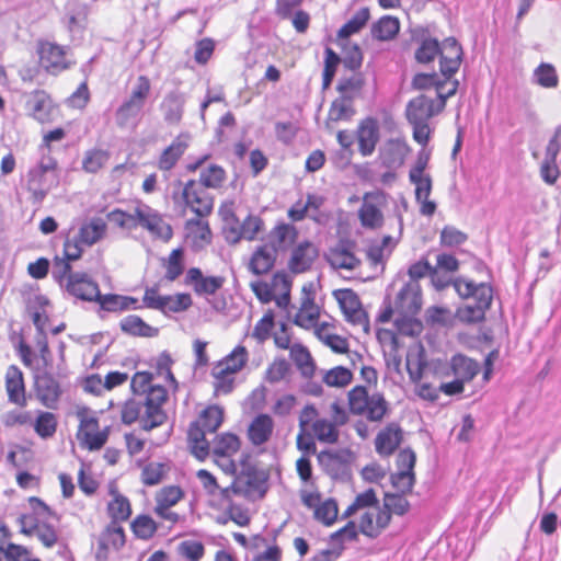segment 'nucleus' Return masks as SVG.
Here are the masks:
<instances>
[{
    "instance_id": "33",
    "label": "nucleus",
    "mask_w": 561,
    "mask_h": 561,
    "mask_svg": "<svg viewBox=\"0 0 561 561\" xmlns=\"http://www.w3.org/2000/svg\"><path fill=\"white\" fill-rule=\"evenodd\" d=\"M125 545L124 528L118 523L111 522L100 536V552L104 551V558H107L110 547L115 550L121 549Z\"/></svg>"
},
{
    "instance_id": "29",
    "label": "nucleus",
    "mask_w": 561,
    "mask_h": 561,
    "mask_svg": "<svg viewBox=\"0 0 561 561\" xmlns=\"http://www.w3.org/2000/svg\"><path fill=\"white\" fill-rule=\"evenodd\" d=\"M154 310H159L164 314L170 312L178 313L187 310L193 301L190 294L179 293L175 295H164L158 301H154Z\"/></svg>"
},
{
    "instance_id": "23",
    "label": "nucleus",
    "mask_w": 561,
    "mask_h": 561,
    "mask_svg": "<svg viewBox=\"0 0 561 561\" xmlns=\"http://www.w3.org/2000/svg\"><path fill=\"white\" fill-rule=\"evenodd\" d=\"M188 148L187 136H178L160 154L157 167L163 172L171 171Z\"/></svg>"
},
{
    "instance_id": "40",
    "label": "nucleus",
    "mask_w": 561,
    "mask_h": 561,
    "mask_svg": "<svg viewBox=\"0 0 561 561\" xmlns=\"http://www.w3.org/2000/svg\"><path fill=\"white\" fill-rule=\"evenodd\" d=\"M355 114L353 100L350 96H339L335 99L329 110V119L333 122L348 121Z\"/></svg>"
},
{
    "instance_id": "57",
    "label": "nucleus",
    "mask_w": 561,
    "mask_h": 561,
    "mask_svg": "<svg viewBox=\"0 0 561 561\" xmlns=\"http://www.w3.org/2000/svg\"><path fill=\"white\" fill-rule=\"evenodd\" d=\"M392 486L397 490V493L408 494L412 492L415 483L414 472L398 471L390 476Z\"/></svg>"
},
{
    "instance_id": "27",
    "label": "nucleus",
    "mask_w": 561,
    "mask_h": 561,
    "mask_svg": "<svg viewBox=\"0 0 561 561\" xmlns=\"http://www.w3.org/2000/svg\"><path fill=\"white\" fill-rule=\"evenodd\" d=\"M422 306V297L416 287L411 285L403 286L397 295L396 307L404 316H414Z\"/></svg>"
},
{
    "instance_id": "24",
    "label": "nucleus",
    "mask_w": 561,
    "mask_h": 561,
    "mask_svg": "<svg viewBox=\"0 0 561 561\" xmlns=\"http://www.w3.org/2000/svg\"><path fill=\"white\" fill-rule=\"evenodd\" d=\"M38 53L41 65L45 69L60 71L68 68L64 47L46 42L41 44Z\"/></svg>"
},
{
    "instance_id": "26",
    "label": "nucleus",
    "mask_w": 561,
    "mask_h": 561,
    "mask_svg": "<svg viewBox=\"0 0 561 561\" xmlns=\"http://www.w3.org/2000/svg\"><path fill=\"white\" fill-rule=\"evenodd\" d=\"M401 440L400 426L391 423L378 433L375 439L376 451L381 456H390L399 447Z\"/></svg>"
},
{
    "instance_id": "58",
    "label": "nucleus",
    "mask_w": 561,
    "mask_h": 561,
    "mask_svg": "<svg viewBox=\"0 0 561 561\" xmlns=\"http://www.w3.org/2000/svg\"><path fill=\"white\" fill-rule=\"evenodd\" d=\"M323 380L331 387H345L352 381V373L345 367L337 366L329 370Z\"/></svg>"
},
{
    "instance_id": "43",
    "label": "nucleus",
    "mask_w": 561,
    "mask_h": 561,
    "mask_svg": "<svg viewBox=\"0 0 561 561\" xmlns=\"http://www.w3.org/2000/svg\"><path fill=\"white\" fill-rule=\"evenodd\" d=\"M297 237V230L289 224H280L276 226L271 232L272 244L275 245L277 251L290 245Z\"/></svg>"
},
{
    "instance_id": "2",
    "label": "nucleus",
    "mask_w": 561,
    "mask_h": 561,
    "mask_svg": "<svg viewBox=\"0 0 561 561\" xmlns=\"http://www.w3.org/2000/svg\"><path fill=\"white\" fill-rule=\"evenodd\" d=\"M26 185L33 203L41 204L51 188L58 185L56 159L49 154H43L37 165L28 171Z\"/></svg>"
},
{
    "instance_id": "6",
    "label": "nucleus",
    "mask_w": 561,
    "mask_h": 561,
    "mask_svg": "<svg viewBox=\"0 0 561 561\" xmlns=\"http://www.w3.org/2000/svg\"><path fill=\"white\" fill-rule=\"evenodd\" d=\"M181 198L196 216L207 217L214 209V197L196 180H188L184 185Z\"/></svg>"
},
{
    "instance_id": "50",
    "label": "nucleus",
    "mask_w": 561,
    "mask_h": 561,
    "mask_svg": "<svg viewBox=\"0 0 561 561\" xmlns=\"http://www.w3.org/2000/svg\"><path fill=\"white\" fill-rule=\"evenodd\" d=\"M324 55L325 57L322 73V88L328 89L333 81L337 66L342 60L340 56L330 47L325 48Z\"/></svg>"
},
{
    "instance_id": "15",
    "label": "nucleus",
    "mask_w": 561,
    "mask_h": 561,
    "mask_svg": "<svg viewBox=\"0 0 561 561\" xmlns=\"http://www.w3.org/2000/svg\"><path fill=\"white\" fill-rule=\"evenodd\" d=\"M351 453L348 449L322 450L317 454L319 466L332 478H339L346 471Z\"/></svg>"
},
{
    "instance_id": "13",
    "label": "nucleus",
    "mask_w": 561,
    "mask_h": 561,
    "mask_svg": "<svg viewBox=\"0 0 561 561\" xmlns=\"http://www.w3.org/2000/svg\"><path fill=\"white\" fill-rule=\"evenodd\" d=\"M225 282L222 276H204L198 267L188 268L184 279L185 285L192 286L197 296L215 295Z\"/></svg>"
},
{
    "instance_id": "10",
    "label": "nucleus",
    "mask_w": 561,
    "mask_h": 561,
    "mask_svg": "<svg viewBox=\"0 0 561 561\" xmlns=\"http://www.w3.org/2000/svg\"><path fill=\"white\" fill-rule=\"evenodd\" d=\"M35 392L38 401L48 409H56L62 390L59 381L48 371L35 376Z\"/></svg>"
},
{
    "instance_id": "62",
    "label": "nucleus",
    "mask_w": 561,
    "mask_h": 561,
    "mask_svg": "<svg viewBox=\"0 0 561 561\" xmlns=\"http://www.w3.org/2000/svg\"><path fill=\"white\" fill-rule=\"evenodd\" d=\"M329 264L335 270H348L353 271L360 265V260L355 255V253H346L340 255H327Z\"/></svg>"
},
{
    "instance_id": "9",
    "label": "nucleus",
    "mask_w": 561,
    "mask_h": 561,
    "mask_svg": "<svg viewBox=\"0 0 561 561\" xmlns=\"http://www.w3.org/2000/svg\"><path fill=\"white\" fill-rule=\"evenodd\" d=\"M493 300L492 286H482L474 304H468L457 310V318L465 323H478L484 320L486 310Z\"/></svg>"
},
{
    "instance_id": "54",
    "label": "nucleus",
    "mask_w": 561,
    "mask_h": 561,
    "mask_svg": "<svg viewBox=\"0 0 561 561\" xmlns=\"http://www.w3.org/2000/svg\"><path fill=\"white\" fill-rule=\"evenodd\" d=\"M383 507L388 508L392 514L402 516L410 510V503L402 493H385Z\"/></svg>"
},
{
    "instance_id": "5",
    "label": "nucleus",
    "mask_w": 561,
    "mask_h": 561,
    "mask_svg": "<svg viewBox=\"0 0 561 561\" xmlns=\"http://www.w3.org/2000/svg\"><path fill=\"white\" fill-rule=\"evenodd\" d=\"M78 417L80 425L77 438L80 445L91 451L100 450L107 442L110 428L99 431V420L87 415L83 411L78 412Z\"/></svg>"
},
{
    "instance_id": "53",
    "label": "nucleus",
    "mask_w": 561,
    "mask_h": 561,
    "mask_svg": "<svg viewBox=\"0 0 561 561\" xmlns=\"http://www.w3.org/2000/svg\"><path fill=\"white\" fill-rule=\"evenodd\" d=\"M30 556L31 552L24 546L11 542L0 545V561H32Z\"/></svg>"
},
{
    "instance_id": "61",
    "label": "nucleus",
    "mask_w": 561,
    "mask_h": 561,
    "mask_svg": "<svg viewBox=\"0 0 561 561\" xmlns=\"http://www.w3.org/2000/svg\"><path fill=\"white\" fill-rule=\"evenodd\" d=\"M264 221L255 215H248L241 224L242 239L252 241L263 230Z\"/></svg>"
},
{
    "instance_id": "16",
    "label": "nucleus",
    "mask_w": 561,
    "mask_h": 561,
    "mask_svg": "<svg viewBox=\"0 0 561 561\" xmlns=\"http://www.w3.org/2000/svg\"><path fill=\"white\" fill-rule=\"evenodd\" d=\"M135 218L137 226L147 229L153 236L165 240L172 237L171 227L165 224L162 218L158 214L153 213L148 206L137 207Z\"/></svg>"
},
{
    "instance_id": "12",
    "label": "nucleus",
    "mask_w": 561,
    "mask_h": 561,
    "mask_svg": "<svg viewBox=\"0 0 561 561\" xmlns=\"http://www.w3.org/2000/svg\"><path fill=\"white\" fill-rule=\"evenodd\" d=\"M379 139L380 128L376 118L366 117L359 122L356 129V140L358 151L363 157H369L374 153Z\"/></svg>"
},
{
    "instance_id": "8",
    "label": "nucleus",
    "mask_w": 561,
    "mask_h": 561,
    "mask_svg": "<svg viewBox=\"0 0 561 561\" xmlns=\"http://www.w3.org/2000/svg\"><path fill=\"white\" fill-rule=\"evenodd\" d=\"M345 319L356 325H362L366 332L369 330V320L366 311L362 308L358 295L353 289H339L333 293Z\"/></svg>"
},
{
    "instance_id": "4",
    "label": "nucleus",
    "mask_w": 561,
    "mask_h": 561,
    "mask_svg": "<svg viewBox=\"0 0 561 561\" xmlns=\"http://www.w3.org/2000/svg\"><path fill=\"white\" fill-rule=\"evenodd\" d=\"M168 399V391L162 386L149 388L144 398L145 413L140 420V427L144 431H151L161 426L167 421V414L162 410V404Z\"/></svg>"
},
{
    "instance_id": "45",
    "label": "nucleus",
    "mask_w": 561,
    "mask_h": 561,
    "mask_svg": "<svg viewBox=\"0 0 561 561\" xmlns=\"http://www.w3.org/2000/svg\"><path fill=\"white\" fill-rule=\"evenodd\" d=\"M290 354L301 374L305 377H311L314 373V364L309 351L305 346L297 344L291 347Z\"/></svg>"
},
{
    "instance_id": "37",
    "label": "nucleus",
    "mask_w": 561,
    "mask_h": 561,
    "mask_svg": "<svg viewBox=\"0 0 561 561\" xmlns=\"http://www.w3.org/2000/svg\"><path fill=\"white\" fill-rule=\"evenodd\" d=\"M184 251L181 248L174 249L167 259L162 260V266L165 268L164 278L174 282L184 271Z\"/></svg>"
},
{
    "instance_id": "64",
    "label": "nucleus",
    "mask_w": 561,
    "mask_h": 561,
    "mask_svg": "<svg viewBox=\"0 0 561 561\" xmlns=\"http://www.w3.org/2000/svg\"><path fill=\"white\" fill-rule=\"evenodd\" d=\"M108 156L103 150H91L87 152L82 167L87 172L95 173L106 163Z\"/></svg>"
},
{
    "instance_id": "30",
    "label": "nucleus",
    "mask_w": 561,
    "mask_h": 561,
    "mask_svg": "<svg viewBox=\"0 0 561 561\" xmlns=\"http://www.w3.org/2000/svg\"><path fill=\"white\" fill-rule=\"evenodd\" d=\"M450 367L454 376L465 382L471 381L480 370L478 362L461 354L451 357Z\"/></svg>"
},
{
    "instance_id": "31",
    "label": "nucleus",
    "mask_w": 561,
    "mask_h": 561,
    "mask_svg": "<svg viewBox=\"0 0 561 561\" xmlns=\"http://www.w3.org/2000/svg\"><path fill=\"white\" fill-rule=\"evenodd\" d=\"M121 330L131 336L154 337L159 330L146 323L140 317L130 314L122 319Z\"/></svg>"
},
{
    "instance_id": "42",
    "label": "nucleus",
    "mask_w": 561,
    "mask_h": 561,
    "mask_svg": "<svg viewBox=\"0 0 561 561\" xmlns=\"http://www.w3.org/2000/svg\"><path fill=\"white\" fill-rule=\"evenodd\" d=\"M311 427L319 442L327 444L337 443L340 434L332 422L325 419H319L312 423Z\"/></svg>"
},
{
    "instance_id": "20",
    "label": "nucleus",
    "mask_w": 561,
    "mask_h": 561,
    "mask_svg": "<svg viewBox=\"0 0 561 561\" xmlns=\"http://www.w3.org/2000/svg\"><path fill=\"white\" fill-rule=\"evenodd\" d=\"M318 256L317 248L309 241H304L294 248L288 261V268L294 274H301L311 268Z\"/></svg>"
},
{
    "instance_id": "46",
    "label": "nucleus",
    "mask_w": 561,
    "mask_h": 561,
    "mask_svg": "<svg viewBox=\"0 0 561 561\" xmlns=\"http://www.w3.org/2000/svg\"><path fill=\"white\" fill-rule=\"evenodd\" d=\"M131 529L137 538L148 540L158 530V524L148 515H138L131 523Z\"/></svg>"
},
{
    "instance_id": "63",
    "label": "nucleus",
    "mask_w": 561,
    "mask_h": 561,
    "mask_svg": "<svg viewBox=\"0 0 561 561\" xmlns=\"http://www.w3.org/2000/svg\"><path fill=\"white\" fill-rule=\"evenodd\" d=\"M337 504L334 500H327L314 511V517L324 525H332L337 517Z\"/></svg>"
},
{
    "instance_id": "7",
    "label": "nucleus",
    "mask_w": 561,
    "mask_h": 561,
    "mask_svg": "<svg viewBox=\"0 0 561 561\" xmlns=\"http://www.w3.org/2000/svg\"><path fill=\"white\" fill-rule=\"evenodd\" d=\"M410 42L417 44L414 58L419 64H430L438 56L440 43L432 36L428 27L414 26L409 30Z\"/></svg>"
},
{
    "instance_id": "18",
    "label": "nucleus",
    "mask_w": 561,
    "mask_h": 561,
    "mask_svg": "<svg viewBox=\"0 0 561 561\" xmlns=\"http://www.w3.org/2000/svg\"><path fill=\"white\" fill-rule=\"evenodd\" d=\"M67 289L69 294L84 301H96L101 294L99 285L84 273L70 274Z\"/></svg>"
},
{
    "instance_id": "49",
    "label": "nucleus",
    "mask_w": 561,
    "mask_h": 561,
    "mask_svg": "<svg viewBox=\"0 0 561 561\" xmlns=\"http://www.w3.org/2000/svg\"><path fill=\"white\" fill-rule=\"evenodd\" d=\"M359 219L364 227L376 229L379 228L382 224L383 216L380 209L374 204L364 203L360 207Z\"/></svg>"
},
{
    "instance_id": "60",
    "label": "nucleus",
    "mask_w": 561,
    "mask_h": 561,
    "mask_svg": "<svg viewBox=\"0 0 561 561\" xmlns=\"http://www.w3.org/2000/svg\"><path fill=\"white\" fill-rule=\"evenodd\" d=\"M180 486L170 485L161 489L156 496V504L161 506H174L183 497Z\"/></svg>"
},
{
    "instance_id": "21",
    "label": "nucleus",
    "mask_w": 561,
    "mask_h": 561,
    "mask_svg": "<svg viewBox=\"0 0 561 561\" xmlns=\"http://www.w3.org/2000/svg\"><path fill=\"white\" fill-rule=\"evenodd\" d=\"M185 103V93L180 90L168 92L160 105L165 123L169 125H179L184 113Z\"/></svg>"
},
{
    "instance_id": "1",
    "label": "nucleus",
    "mask_w": 561,
    "mask_h": 561,
    "mask_svg": "<svg viewBox=\"0 0 561 561\" xmlns=\"http://www.w3.org/2000/svg\"><path fill=\"white\" fill-rule=\"evenodd\" d=\"M151 84L146 76H139L130 95L117 107L115 123L123 129H135L141 121Z\"/></svg>"
},
{
    "instance_id": "56",
    "label": "nucleus",
    "mask_w": 561,
    "mask_h": 561,
    "mask_svg": "<svg viewBox=\"0 0 561 561\" xmlns=\"http://www.w3.org/2000/svg\"><path fill=\"white\" fill-rule=\"evenodd\" d=\"M165 474V465L160 462H149L141 472V480L145 485H156L160 483Z\"/></svg>"
},
{
    "instance_id": "59",
    "label": "nucleus",
    "mask_w": 561,
    "mask_h": 561,
    "mask_svg": "<svg viewBox=\"0 0 561 561\" xmlns=\"http://www.w3.org/2000/svg\"><path fill=\"white\" fill-rule=\"evenodd\" d=\"M455 290L462 298H473L478 299V293L482 286H490L486 283L477 284L472 280L459 277L453 283Z\"/></svg>"
},
{
    "instance_id": "48",
    "label": "nucleus",
    "mask_w": 561,
    "mask_h": 561,
    "mask_svg": "<svg viewBox=\"0 0 561 561\" xmlns=\"http://www.w3.org/2000/svg\"><path fill=\"white\" fill-rule=\"evenodd\" d=\"M534 81L542 88L551 89L558 85L559 79L552 65L540 64L534 71Z\"/></svg>"
},
{
    "instance_id": "17",
    "label": "nucleus",
    "mask_w": 561,
    "mask_h": 561,
    "mask_svg": "<svg viewBox=\"0 0 561 561\" xmlns=\"http://www.w3.org/2000/svg\"><path fill=\"white\" fill-rule=\"evenodd\" d=\"M409 147L400 139H389L379 149L378 158L382 167L389 170L401 168L405 161Z\"/></svg>"
},
{
    "instance_id": "35",
    "label": "nucleus",
    "mask_w": 561,
    "mask_h": 561,
    "mask_svg": "<svg viewBox=\"0 0 561 561\" xmlns=\"http://www.w3.org/2000/svg\"><path fill=\"white\" fill-rule=\"evenodd\" d=\"M400 31L398 18L385 15L371 25V36L378 41H390Z\"/></svg>"
},
{
    "instance_id": "22",
    "label": "nucleus",
    "mask_w": 561,
    "mask_h": 561,
    "mask_svg": "<svg viewBox=\"0 0 561 561\" xmlns=\"http://www.w3.org/2000/svg\"><path fill=\"white\" fill-rule=\"evenodd\" d=\"M435 101L427 95L421 94L412 99L405 110L408 122H428L431 117L439 113Z\"/></svg>"
},
{
    "instance_id": "3",
    "label": "nucleus",
    "mask_w": 561,
    "mask_h": 561,
    "mask_svg": "<svg viewBox=\"0 0 561 561\" xmlns=\"http://www.w3.org/2000/svg\"><path fill=\"white\" fill-rule=\"evenodd\" d=\"M350 411L366 416L370 422H379L388 412V402L380 393L368 394L363 386H356L348 392Z\"/></svg>"
},
{
    "instance_id": "32",
    "label": "nucleus",
    "mask_w": 561,
    "mask_h": 561,
    "mask_svg": "<svg viewBox=\"0 0 561 561\" xmlns=\"http://www.w3.org/2000/svg\"><path fill=\"white\" fill-rule=\"evenodd\" d=\"M248 360V351L244 346L238 345L228 356L220 360L217 367V374H231L240 371Z\"/></svg>"
},
{
    "instance_id": "28",
    "label": "nucleus",
    "mask_w": 561,
    "mask_h": 561,
    "mask_svg": "<svg viewBox=\"0 0 561 561\" xmlns=\"http://www.w3.org/2000/svg\"><path fill=\"white\" fill-rule=\"evenodd\" d=\"M277 249L275 245H262L253 253L250 270L255 275H262L268 273L276 260Z\"/></svg>"
},
{
    "instance_id": "55",
    "label": "nucleus",
    "mask_w": 561,
    "mask_h": 561,
    "mask_svg": "<svg viewBox=\"0 0 561 561\" xmlns=\"http://www.w3.org/2000/svg\"><path fill=\"white\" fill-rule=\"evenodd\" d=\"M240 448V439L231 433L222 434L218 437L214 447V453L218 456H228L234 454Z\"/></svg>"
},
{
    "instance_id": "36",
    "label": "nucleus",
    "mask_w": 561,
    "mask_h": 561,
    "mask_svg": "<svg viewBox=\"0 0 561 561\" xmlns=\"http://www.w3.org/2000/svg\"><path fill=\"white\" fill-rule=\"evenodd\" d=\"M106 231V224L102 218H93L90 222L83 225L77 234L83 245H93L101 240Z\"/></svg>"
},
{
    "instance_id": "44",
    "label": "nucleus",
    "mask_w": 561,
    "mask_h": 561,
    "mask_svg": "<svg viewBox=\"0 0 561 561\" xmlns=\"http://www.w3.org/2000/svg\"><path fill=\"white\" fill-rule=\"evenodd\" d=\"M224 421V409L218 405L206 408L199 416V424L208 432L215 433Z\"/></svg>"
},
{
    "instance_id": "47",
    "label": "nucleus",
    "mask_w": 561,
    "mask_h": 561,
    "mask_svg": "<svg viewBox=\"0 0 561 561\" xmlns=\"http://www.w3.org/2000/svg\"><path fill=\"white\" fill-rule=\"evenodd\" d=\"M364 87V78L362 73H353L348 78H341L337 83V91L340 92V96H350V100L355 99V96L360 92Z\"/></svg>"
},
{
    "instance_id": "51",
    "label": "nucleus",
    "mask_w": 561,
    "mask_h": 561,
    "mask_svg": "<svg viewBox=\"0 0 561 561\" xmlns=\"http://www.w3.org/2000/svg\"><path fill=\"white\" fill-rule=\"evenodd\" d=\"M145 413V404L142 400L129 399L127 400L121 411L122 422L126 425H130L137 420H141Z\"/></svg>"
},
{
    "instance_id": "19",
    "label": "nucleus",
    "mask_w": 561,
    "mask_h": 561,
    "mask_svg": "<svg viewBox=\"0 0 561 561\" xmlns=\"http://www.w3.org/2000/svg\"><path fill=\"white\" fill-rule=\"evenodd\" d=\"M5 391L10 403L20 408L27 405L23 373L15 365H11L7 369Z\"/></svg>"
},
{
    "instance_id": "38",
    "label": "nucleus",
    "mask_w": 561,
    "mask_h": 561,
    "mask_svg": "<svg viewBox=\"0 0 561 561\" xmlns=\"http://www.w3.org/2000/svg\"><path fill=\"white\" fill-rule=\"evenodd\" d=\"M226 180V171L217 164H210L208 168L203 169L199 173L197 184L204 188L217 190L222 186Z\"/></svg>"
},
{
    "instance_id": "11",
    "label": "nucleus",
    "mask_w": 561,
    "mask_h": 561,
    "mask_svg": "<svg viewBox=\"0 0 561 561\" xmlns=\"http://www.w3.org/2000/svg\"><path fill=\"white\" fill-rule=\"evenodd\" d=\"M462 54V48L455 37H448L440 43L439 70L446 80L458 71Z\"/></svg>"
},
{
    "instance_id": "34",
    "label": "nucleus",
    "mask_w": 561,
    "mask_h": 561,
    "mask_svg": "<svg viewBox=\"0 0 561 561\" xmlns=\"http://www.w3.org/2000/svg\"><path fill=\"white\" fill-rule=\"evenodd\" d=\"M206 433H208L199 422L195 421L191 423L187 435L191 443L192 453L198 459H205L209 454V445L206 439Z\"/></svg>"
},
{
    "instance_id": "39",
    "label": "nucleus",
    "mask_w": 561,
    "mask_h": 561,
    "mask_svg": "<svg viewBox=\"0 0 561 561\" xmlns=\"http://www.w3.org/2000/svg\"><path fill=\"white\" fill-rule=\"evenodd\" d=\"M370 18L369 9H359L337 32L339 38H348L359 32Z\"/></svg>"
},
{
    "instance_id": "52",
    "label": "nucleus",
    "mask_w": 561,
    "mask_h": 561,
    "mask_svg": "<svg viewBox=\"0 0 561 561\" xmlns=\"http://www.w3.org/2000/svg\"><path fill=\"white\" fill-rule=\"evenodd\" d=\"M34 430L42 438L51 437L57 430V419L55 414L51 412H39L34 424Z\"/></svg>"
},
{
    "instance_id": "25",
    "label": "nucleus",
    "mask_w": 561,
    "mask_h": 561,
    "mask_svg": "<svg viewBox=\"0 0 561 561\" xmlns=\"http://www.w3.org/2000/svg\"><path fill=\"white\" fill-rule=\"evenodd\" d=\"M274 430V421L268 414H259L249 425L248 437L254 446L270 440Z\"/></svg>"
},
{
    "instance_id": "41",
    "label": "nucleus",
    "mask_w": 561,
    "mask_h": 561,
    "mask_svg": "<svg viewBox=\"0 0 561 561\" xmlns=\"http://www.w3.org/2000/svg\"><path fill=\"white\" fill-rule=\"evenodd\" d=\"M114 499L107 505L111 522L119 523L127 520L131 515L129 500L116 492Z\"/></svg>"
},
{
    "instance_id": "14",
    "label": "nucleus",
    "mask_w": 561,
    "mask_h": 561,
    "mask_svg": "<svg viewBox=\"0 0 561 561\" xmlns=\"http://www.w3.org/2000/svg\"><path fill=\"white\" fill-rule=\"evenodd\" d=\"M27 114L39 123L49 122L54 110L50 96L44 90H35L25 94Z\"/></svg>"
}]
</instances>
